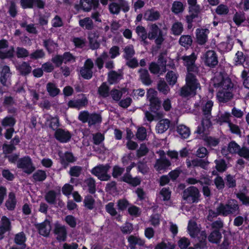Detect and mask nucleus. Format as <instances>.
Segmentation results:
<instances>
[{
    "instance_id": "9",
    "label": "nucleus",
    "mask_w": 249,
    "mask_h": 249,
    "mask_svg": "<svg viewBox=\"0 0 249 249\" xmlns=\"http://www.w3.org/2000/svg\"><path fill=\"white\" fill-rule=\"evenodd\" d=\"M119 4L116 2H112L109 5V10L112 14H118L121 8L124 12H127L129 10L128 2L125 0H118Z\"/></svg>"
},
{
    "instance_id": "32",
    "label": "nucleus",
    "mask_w": 249,
    "mask_h": 249,
    "mask_svg": "<svg viewBox=\"0 0 249 249\" xmlns=\"http://www.w3.org/2000/svg\"><path fill=\"white\" fill-rule=\"evenodd\" d=\"M79 25L85 29L91 30L93 27L92 19L89 18H85L79 21Z\"/></svg>"
},
{
    "instance_id": "61",
    "label": "nucleus",
    "mask_w": 249,
    "mask_h": 249,
    "mask_svg": "<svg viewBox=\"0 0 249 249\" xmlns=\"http://www.w3.org/2000/svg\"><path fill=\"white\" fill-rule=\"evenodd\" d=\"M146 95L147 98L149 102L159 100L158 98L157 97V92L154 89H149L147 91Z\"/></svg>"
},
{
    "instance_id": "51",
    "label": "nucleus",
    "mask_w": 249,
    "mask_h": 249,
    "mask_svg": "<svg viewBox=\"0 0 249 249\" xmlns=\"http://www.w3.org/2000/svg\"><path fill=\"white\" fill-rule=\"evenodd\" d=\"M18 69L21 74H27L31 72L32 68L29 64L24 62L18 66Z\"/></svg>"
},
{
    "instance_id": "44",
    "label": "nucleus",
    "mask_w": 249,
    "mask_h": 249,
    "mask_svg": "<svg viewBox=\"0 0 249 249\" xmlns=\"http://www.w3.org/2000/svg\"><path fill=\"white\" fill-rule=\"evenodd\" d=\"M231 115L229 112H224L221 113L218 118V122L221 124L222 123H226L228 124L230 123V118Z\"/></svg>"
},
{
    "instance_id": "46",
    "label": "nucleus",
    "mask_w": 249,
    "mask_h": 249,
    "mask_svg": "<svg viewBox=\"0 0 249 249\" xmlns=\"http://www.w3.org/2000/svg\"><path fill=\"white\" fill-rule=\"evenodd\" d=\"M171 191L167 188H163L160 192V198L163 201L168 200L171 197Z\"/></svg>"
},
{
    "instance_id": "18",
    "label": "nucleus",
    "mask_w": 249,
    "mask_h": 249,
    "mask_svg": "<svg viewBox=\"0 0 249 249\" xmlns=\"http://www.w3.org/2000/svg\"><path fill=\"white\" fill-rule=\"evenodd\" d=\"M11 73L9 67L4 66L2 68L1 75L0 78L1 83L5 86H8L10 84Z\"/></svg>"
},
{
    "instance_id": "33",
    "label": "nucleus",
    "mask_w": 249,
    "mask_h": 249,
    "mask_svg": "<svg viewBox=\"0 0 249 249\" xmlns=\"http://www.w3.org/2000/svg\"><path fill=\"white\" fill-rule=\"evenodd\" d=\"M140 78L143 84L149 85L151 83V80L149 77L148 71L145 69H141L139 71Z\"/></svg>"
},
{
    "instance_id": "10",
    "label": "nucleus",
    "mask_w": 249,
    "mask_h": 249,
    "mask_svg": "<svg viewBox=\"0 0 249 249\" xmlns=\"http://www.w3.org/2000/svg\"><path fill=\"white\" fill-rule=\"evenodd\" d=\"M14 48L9 47L8 42L6 40H0V58L4 59L13 56Z\"/></svg>"
},
{
    "instance_id": "2",
    "label": "nucleus",
    "mask_w": 249,
    "mask_h": 249,
    "mask_svg": "<svg viewBox=\"0 0 249 249\" xmlns=\"http://www.w3.org/2000/svg\"><path fill=\"white\" fill-rule=\"evenodd\" d=\"M212 84L217 90L216 97L219 102H227L232 98L233 84L230 78L219 73L213 77Z\"/></svg>"
},
{
    "instance_id": "37",
    "label": "nucleus",
    "mask_w": 249,
    "mask_h": 249,
    "mask_svg": "<svg viewBox=\"0 0 249 249\" xmlns=\"http://www.w3.org/2000/svg\"><path fill=\"white\" fill-rule=\"evenodd\" d=\"M98 36L95 33H90L89 36V39L90 48L92 49H95L99 47V43L97 41Z\"/></svg>"
},
{
    "instance_id": "31",
    "label": "nucleus",
    "mask_w": 249,
    "mask_h": 249,
    "mask_svg": "<svg viewBox=\"0 0 249 249\" xmlns=\"http://www.w3.org/2000/svg\"><path fill=\"white\" fill-rule=\"evenodd\" d=\"M16 199L15 195L13 193H10L8 195V199L5 202V206L9 210H13L15 209L16 205Z\"/></svg>"
},
{
    "instance_id": "43",
    "label": "nucleus",
    "mask_w": 249,
    "mask_h": 249,
    "mask_svg": "<svg viewBox=\"0 0 249 249\" xmlns=\"http://www.w3.org/2000/svg\"><path fill=\"white\" fill-rule=\"evenodd\" d=\"M180 44L184 47H188L192 43V39L191 36L189 35L182 36L179 39Z\"/></svg>"
},
{
    "instance_id": "24",
    "label": "nucleus",
    "mask_w": 249,
    "mask_h": 249,
    "mask_svg": "<svg viewBox=\"0 0 249 249\" xmlns=\"http://www.w3.org/2000/svg\"><path fill=\"white\" fill-rule=\"evenodd\" d=\"M170 125V121L168 119L160 120L156 126V130L158 133L162 134L166 131Z\"/></svg>"
},
{
    "instance_id": "36",
    "label": "nucleus",
    "mask_w": 249,
    "mask_h": 249,
    "mask_svg": "<svg viewBox=\"0 0 249 249\" xmlns=\"http://www.w3.org/2000/svg\"><path fill=\"white\" fill-rule=\"evenodd\" d=\"M46 89L49 95L53 97L58 95L60 92L59 89L56 87L54 84L52 83H48L47 84Z\"/></svg>"
},
{
    "instance_id": "56",
    "label": "nucleus",
    "mask_w": 249,
    "mask_h": 249,
    "mask_svg": "<svg viewBox=\"0 0 249 249\" xmlns=\"http://www.w3.org/2000/svg\"><path fill=\"white\" fill-rule=\"evenodd\" d=\"M16 54L18 58L26 57L29 56V52L22 47H18L16 49Z\"/></svg>"
},
{
    "instance_id": "50",
    "label": "nucleus",
    "mask_w": 249,
    "mask_h": 249,
    "mask_svg": "<svg viewBox=\"0 0 249 249\" xmlns=\"http://www.w3.org/2000/svg\"><path fill=\"white\" fill-rule=\"evenodd\" d=\"M166 78L169 85H174L177 82L178 76L174 72L170 71L166 74Z\"/></svg>"
},
{
    "instance_id": "57",
    "label": "nucleus",
    "mask_w": 249,
    "mask_h": 249,
    "mask_svg": "<svg viewBox=\"0 0 249 249\" xmlns=\"http://www.w3.org/2000/svg\"><path fill=\"white\" fill-rule=\"evenodd\" d=\"M107 58L108 55L107 53L104 52L100 57L97 58L95 63L99 69L103 68L104 60L107 59Z\"/></svg>"
},
{
    "instance_id": "16",
    "label": "nucleus",
    "mask_w": 249,
    "mask_h": 249,
    "mask_svg": "<svg viewBox=\"0 0 249 249\" xmlns=\"http://www.w3.org/2000/svg\"><path fill=\"white\" fill-rule=\"evenodd\" d=\"M54 232L59 241H65L67 237V231L65 226L58 223L55 224Z\"/></svg>"
},
{
    "instance_id": "8",
    "label": "nucleus",
    "mask_w": 249,
    "mask_h": 249,
    "mask_svg": "<svg viewBox=\"0 0 249 249\" xmlns=\"http://www.w3.org/2000/svg\"><path fill=\"white\" fill-rule=\"evenodd\" d=\"M236 65L242 64L244 70L243 71V76H245L247 72H249V59L246 58L242 52L238 51L234 58Z\"/></svg>"
},
{
    "instance_id": "55",
    "label": "nucleus",
    "mask_w": 249,
    "mask_h": 249,
    "mask_svg": "<svg viewBox=\"0 0 249 249\" xmlns=\"http://www.w3.org/2000/svg\"><path fill=\"white\" fill-rule=\"evenodd\" d=\"M188 3L189 5L190 12H199L200 7L199 5L197 4L196 0H188Z\"/></svg>"
},
{
    "instance_id": "28",
    "label": "nucleus",
    "mask_w": 249,
    "mask_h": 249,
    "mask_svg": "<svg viewBox=\"0 0 249 249\" xmlns=\"http://www.w3.org/2000/svg\"><path fill=\"white\" fill-rule=\"evenodd\" d=\"M161 30L159 28L156 24H152L150 26V31L148 34V37L150 39H154L156 37L162 34Z\"/></svg>"
},
{
    "instance_id": "19",
    "label": "nucleus",
    "mask_w": 249,
    "mask_h": 249,
    "mask_svg": "<svg viewBox=\"0 0 249 249\" xmlns=\"http://www.w3.org/2000/svg\"><path fill=\"white\" fill-rule=\"evenodd\" d=\"M209 30L207 29H197L196 30V36L197 41L199 44H204L207 40V35Z\"/></svg>"
},
{
    "instance_id": "52",
    "label": "nucleus",
    "mask_w": 249,
    "mask_h": 249,
    "mask_svg": "<svg viewBox=\"0 0 249 249\" xmlns=\"http://www.w3.org/2000/svg\"><path fill=\"white\" fill-rule=\"evenodd\" d=\"M46 173L43 170H37L33 174V178L36 181H41L46 178Z\"/></svg>"
},
{
    "instance_id": "62",
    "label": "nucleus",
    "mask_w": 249,
    "mask_h": 249,
    "mask_svg": "<svg viewBox=\"0 0 249 249\" xmlns=\"http://www.w3.org/2000/svg\"><path fill=\"white\" fill-rule=\"evenodd\" d=\"M189 239L185 237H181L178 241V244L180 249H186L190 245Z\"/></svg>"
},
{
    "instance_id": "23",
    "label": "nucleus",
    "mask_w": 249,
    "mask_h": 249,
    "mask_svg": "<svg viewBox=\"0 0 249 249\" xmlns=\"http://www.w3.org/2000/svg\"><path fill=\"white\" fill-rule=\"evenodd\" d=\"M127 240L131 249H134L136 245L143 246L144 244V241L139 236L130 235L128 237Z\"/></svg>"
},
{
    "instance_id": "48",
    "label": "nucleus",
    "mask_w": 249,
    "mask_h": 249,
    "mask_svg": "<svg viewBox=\"0 0 249 249\" xmlns=\"http://www.w3.org/2000/svg\"><path fill=\"white\" fill-rule=\"evenodd\" d=\"M98 93L103 97H107L109 95V88L106 83H103L99 87Z\"/></svg>"
},
{
    "instance_id": "45",
    "label": "nucleus",
    "mask_w": 249,
    "mask_h": 249,
    "mask_svg": "<svg viewBox=\"0 0 249 249\" xmlns=\"http://www.w3.org/2000/svg\"><path fill=\"white\" fill-rule=\"evenodd\" d=\"M157 87L159 91L165 95L167 94L170 90L168 86L164 80H160L158 84Z\"/></svg>"
},
{
    "instance_id": "25",
    "label": "nucleus",
    "mask_w": 249,
    "mask_h": 249,
    "mask_svg": "<svg viewBox=\"0 0 249 249\" xmlns=\"http://www.w3.org/2000/svg\"><path fill=\"white\" fill-rule=\"evenodd\" d=\"M95 181L92 178H89L85 179L83 182L84 189H88L90 194H94L95 192Z\"/></svg>"
},
{
    "instance_id": "26",
    "label": "nucleus",
    "mask_w": 249,
    "mask_h": 249,
    "mask_svg": "<svg viewBox=\"0 0 249 249\" xmlns=\"http://www.w3.org/2000/svg\"><path fill=\"white\" fill-rule=\"evenodd\" d=\"M123 75L121 71H110L108 74V81L110 84H113L119 81L122 79Z\"/></svg>"
},
{
    "instance_id": "59",
    "label": "nucleus",
    "mask_w": 249,
    "mask_h": 249,
    "mask_svg": "<svg viewBox=\"0 0 249 249\" xmlns=\"http://www.w3.org/2000/svg\"><path fill=\"white\" fill-rule=\"evenodd\" d=\"M44 46L49 52H52L56 48V45L52 40H45L44 41Z\"/></svg>"
},
{
    "instance_id": "21",
    "label": "nucleus",
    "mask_w": 249,
    "mask_h": 249,
    "mask_svg": "<svg viewBox=\"0 0 249 249\" xmlns=\"http://www.w3.org/2000/svg\"><path fill=\"white\" fill-rule=\"evenodd\" d=\"M88 104V100L86 97L81 99L71 100L68 102V106L70 107L76 108L78 109L85 107Z\"/></svg>"
},
{
    "instance_id": "13",
    "label": "nucleus",
    "mask_w": 249,
    "mask_h": 249,
    "mask_svg": "<svg viewBox=\"0 0 249 249\" xmlns=\"http://www.w3.org/2000/svg\"><path fill=\"white\" fill-rule=\"evenodd\" d=\"M202 59L205 65L210 67H213L218 63L217 56L213 51H208L203 54Z\"/></svg>"
},
{
    "instance_id": "35",
    "label": "nucleus",
    "mask_w": 249,
    "mask_h": 249,
    "mask_svg": "<svg viewBox=\"0 0 249 249\" xmlns=\"http://www.w3.org/2000/svg\"><path fill=\"white\" fill-rule=\"evenodd\" d=\"M183 30V26L182 24L178 21L175 22L172 26V33L176 36L180 35Z\"/></svg>"
},
{
    "instance_id": "41",
    "label": "nucleus",
    "mask_w": 249,
    "mask_h": 249,
    "mask_svg": "<svg viewBox=\"0 0 249 249\" xmlns=\"http://www.w3.org/2000/svg\"><path fill=\"white\" fill-rule=\"evenodd\" d=\"M184 7L182 3L180 1H174L172 4L171 10L175 14H178L183 11Z\"/></svg>"
},
{
    "instance_id": "64",
    "label": "nucleus",
    "mask_w": 249,
    "mask_h": 249,
    "mask_svg": "<svg viewBox=\"0 0 249 249\" xmlns=\"http://www.w3.org/2000/svg\"><path fill=\"white\" fill-rule=\"evenodd\" d=\"M45 56V53L42 50H37L30 55V58L34 59L43 58Z\"/></svg>"
},
{
    "instance_id": "53",
    "label": "nucleus",
    "mask_w": 249,
    "mask_h": 249,
    "mask_svg": "<svg viewBox=\"0 0 249 249\" xmlns=\"http://www.w3.org/2000/svg\"><path fill=\"white\" fill-rule=\"evenodd\" d=\"M245 19V14L242 13H236L233 17V20L237 26L241 25Z\"/></svg>"
},
{
    "instance_id": "42",
    "label": "nucleus",
    "mask_w": 249,
    "mask_h": 249,
    "mask_svg": "<svg viewBox=\"0 0 249 249\" xmlns=\"http://www.w3.org/2000/svg\"><path fill=\"white\" fill-rule=\"evenodd\" d=\"M26 240V237L25 234L23 232H19L15 236V243L18 245H22V249H26V246L24 244Z\"/></svg>"
},
{
    "instance_id": "11",
    "label": "nucleus",
    "mask_w": 249,
    "mask_h": 249,
    "mask_svg": "<svg viewBox=\"0 0 249 249\" xmlns=\"http://www.w3.org/2000/svg\"><path fill=\"white\" fill-rule=\"evenodd\" d=\"M17 166L19 168H21L24 172L28 174L32 173L35 170L31 159L29 157L19 160L18 161Z\"/></svg>"
},
{
    "instance_id": "17",
    "label": "nucleus",
    "mask_w": 249,
    "mask_h": 249,
    "mask_svg": "<svg viewBox=\"0 0 249 249\" xmlns=\"http://www.w3.org/2000/svg\"><path fill=\"white\" fill-rule=\"evenodd\" d=\"M55 138L61 142H66L70 140L71 135L69 131L59 128L56 130Z\"/></svg>"
},
{
    "instance_id": "12",
    "label": "nucleus",
    "mask_w": 249,
    "mask_h": 249,
    "mask_svg": "<svg viewBox=\"0 0 249 249\" xmlns=\"http://www.w3.org/2000/svg\"><path fill=\"white\" fill-rule=\"evenodd\" d=\"M158 62L160 63V68L156 63H151L149 66V70L151 73L154 74H162L166 71V61L164 60L162 55L159 56Z\"/></svg>"
},
{
    "instance_id": "22",
    "label": "nucleus",
    "mask_w": 249,
    "mask_h": 249,
    "mask_svg": "<svg viewBox=\"0 0 249 249\" xmlns=\"http://www.w3.org/2000/svg\"><path fill=\"white\" fill-rule=\"evenodd\" d=\"M37 228L40 234L44 236H48L51 230L50 221L48 220H45L43 222L37 226Z\"/></svg>"
},
{
    "instance_id": "54",
    "label": "nucleus",
    "mask_w": 249,
    "mask_h": 249,
    "mask_svg": "<svg viewBox=\"0 0 249 249\" xmlns=\"http://www.w3.org/2000/svg\"><path fill=\"white\" fill-rule=\"evenodd\" d=\"M126 91L125 89H123L121 91L117 89H113L111 91L110 95L114 100L118 101L121 99L123 93L126 92Z\"/></svg>"
},
{
    "instance_id": "14",
    "label": "nucleus",
    "mask_w": 249,
    "mask_h": 249,
    "mask_svg": "<svg viewBox=\"0 0 249 249\" xmlns=\"http://www.w3.org/2000/svg\"><path fill=\"white\" fill-rule=\"evenodd\" d=\"M93 67V63L90 59H87L84 67L80 70L81 76L85 79H89L92 76V69Z\"/></svg>"
},
{
    "instance_id": "38",
    "label": "nucleus",
    "mask_w": 249,
    "mask_h": 249,
    "mask_svg": "<svg viewBox=\"0 0 249 249\" xmlns=\"http://www.w3.org/2000/svg\"><path fill=\"white\" fill-rule=\"evenodd\" d=\"M57 194L54 191H50L46 194L45 199L51 204H54L56 202Z\"/></svg>"
},
{
    "instance_id": "27",
    "label": "nucleus",
    "mask_w": 249,
    "mask_h": 249,
    "mask_svg": "<svg viewBox=\"0 0 249 249\" xmlns=\"http://www.w3.org/2000/svg\"><path fill=\"white\" fill-rule=\"evenodd\" d=\"M160 17V14L157 11L149 10L144 14V19L147 21H155L158 20Z\"/></svg>"
},
{
    "instance_id": "7",
    "label": "nucleus",
    "mask_w": 249,
    "mask_h": 249,
    "mask_svg": "<svg viewBox=\"0 0 249 249\" xmlns=\"http://www.w3.org/2000/svg\"><path fill=\"white\" fill-rule=\"evenodd\" d=\"M200 194L198 190L195 187L191 186L185 189L183 194V198L188 203L197 202Z\"/></svg>"
},
{
    "instance_id": "1",
    "label": "nucleus",
    "mask_w": 249,
    "mask_h": 249,
    "mask_svg": "<svg viewBox=\"0 0 249 249\" xmlns=\"http://www.w3.org/2000/svg\"><path fill=\"white\" fill-rule=\"evenodd\" d=\"M181 59L183 60L184 64L187 67L189 72L186 77V84L181 89L180 95L183 97L195 95L196 89H200V84L195 76L190 72L195 71L196 70L195 65L196 56L193 53L190 55L182 56Z\"/></svg>"
},
{
    "instance_id": "39",
    "label": "nucleus",
    "mask_w": 249,
    "mask_h": 249,
    "mask_svg": "<svg viewBox=\"0 0 249 249\" xmlns=\"http://www.w3.org/2000/svg\"><path fill=\"white\" fill-rule=\"evenodd\" d=\"M188 230L190 236L192 237H195L199 231V229L196 226V223L192 221H190L189 222Z\"/></svg>"
},
{
    "instance_id": "58",
    "label": "nucleus",
    "mask_w": 249,
    "mask_h": 249,
    "mask_svg": "<svg viewBox=\"0 0 249 249\" xmlns=\"http://www.w3.org/2000/svg\"><path fill=\"white\" fill-rule=\"evenodd\" d=\"M136 32L142 40H144L147 38V32L143 26H137L136 28Z\"/></svg>"
},
{
    "instance_id": "63",
    "label": "nucleus",
    "mask_w": 249,
    "mask_h": 249,
    "mask_svg": "<svg viewBox=\"0 0 249 249\" xmlns=\"http://www.w3.org/2000/svg\"><path fill=\"white\" fill-rule=\"evenodd\" d=\"M15 124V119L11 117H6L4 118L1 121V124L2 126L4 127L6 126H12Z\"/></svg>"
},
{
    "instance_id": "29",
    "label": "nucleus",
    "mask_w": 249,
    "mask_h": 249,
    "mask_svg": "<svg viewBox=\"0 0 249 249\" xmlns=\"http://www.w3.org/2000/svg\"><path fill=\"white\" fill-rule=\"evenodd\" d=\"M170 165V162L168 160L162 159L157 160L154 167L157 171L161 173V171L164 170Z\"/></svg>"
},
{
    "instance_id": "3",
    "label": "nucleus",
    "mask_w": 249,
    "mask_h": 249,
    "mask_svg": "<svg viewBox=\"0 0 249 249\" xmlns=\"http://www.w3.org/2000/svg\"><path fill=\"white\" fill-rule=\"evenodd\" d=\"M216 210L221 215H236L239 213V207L238 202L235 199H230L226 204L220 203Z\"/></svg>"
},
{
    "instance_id": "49",
    "label": "nucleus",
    "mask_w": 249,
    "mask_h": 249,
    "mask_svg": "<svg viewBox=\"0 0 249 249\" xmlns=\"http://www.w3.org/2000/svg\"><path fill=\"white\" fill-rule=\"evenodd\" d=\"M221 238V234L217 230L213 231L209 236V240L214 243H217Z\"/></svg>"
},
{
    "instance_id": "6",
    "label": "nucleus",
    "mask_w": 249,
    "mask_h": 249,
    "mask_svg": "<svg viewBox=\"0 0 249 249\" xmlns=\"http://www.w3.org/2000/svg\"><path fill=\"white\" fill-rule=\"evenodd\" d=\"M78 119L83 123L88 122L89 125L99 123L102 121L101 116L96 113L89 114L87 111H81Z\"/></svg>"
},
{
    "instance_id": "20",
    "label": "nucleus",
    "mask_w": 249,
    "mask_h": 249,
    "mask_svg": "<svg viewBox=\"0 0 249 249\" xmlns=\"http://www.w3.org/2000/svg\"><path fill=\"white\" fill-rule=\"evenodd\" d=\"M44 117L46 120V125L49 126L50 128L54 130L59 126V120L57 117H53L49 114L44 115Z\"/></svg>"
},
{
    "instance_id": "47",
    "label": "nucleus",
    "mask_w": 249,
    "mask_h": 249,
    "mask_svg": "<svg viewBox=\"0 0 249 249\" xmlns=\"http://www.w3.org/2000/svg\"><path fill=\"white\" fill-rule=\"evenodd\" d=\"M84 203L87 209L92 210L94 207L95 200L91 196H88L85 197Z\"/></svg>"
},
{
    "instance_id": "34",
    "label": "nucleus",
    "mask_w": 249,
    "mask_h": 249,
    "mask_svg": "<svg viewBox=\"0 0 249 249\" xmlns=\"http://www.w3.org/2000/svg\"><path fill=\"white\" fill-rule=\"evenodd\" d=\"M177 132L183 139H187L190 134V131L188 127L184 125H179L178 126Z\"/></svg>"
},
{
    "instance_id": "5",
    "label": "nucleus",
    "mask_w": 249,
    "mask_h": 249,
    "mask_svg": "<svg viewBox=\"0 0 249 249\" xmlns=\"http://www.w3.org/2000/svg\"><path fill=\"white\" fill-rule=\"evenodd\" d=\"M109 168L110 166L107 164H100L93 168L91 172L100 180L107 181L110 178V176L108 174Z\"/></svg>"
},
{
    "instance_id": "30",
    "label": "nucleus",
    "mask_w": 249,
    "mask_h": 249,
    "mask_svg": "<svg viewBox=\"0 0 249 249\" xmlns=\"http://www.w3.org/2000/svg\"><path fill=\"white\" fill-rule=\"evenodd\" d=\"M122 180L134 186H137L141 183V180L139 178H132L129 173L128 172H126V173L123 176Z\"/></svg>"
},
{
    "instance_id": "40",
    "label": "nucleus",
    "mask_w": 249,
    "mask_h": 249,
    "mask_svg": "<svg viewBox=\"0 0 249 249\" xmlns=\"http://www.w3.org/2000/svg\"><path fill=\"white\" fill-rule=\"evenodd\" d=\"M135 54V51L132 45L126 46L124 48V57L125 59L128 60L131 58Z\"/></svg>"
},
{
    "instance_id": "15",
    "label": "nucleus",
    "mask_w": 249,
    "mask_h": 249,
    "mask_svg": "<svg viewBox=\"0 0 249 249\" xmlns=\"http://www.w3.org/2000/svg\"><path fill=\"white\" fill-rule=\"evenodd\" d=\"M11 227L10 219L5 216H2L0 221V239L4 237L5 232L11 230Z\"/></svg>"
},
{
    "instance_id": "4",
    "label": "nucleus",
    "mask_w": 249,
    "mask_h": 249,
    "mask_svg": "<svg viewBox=\"0 0 249 249\" xmlns=\"http://www.w3.org/2000/svg\"><path fill=\"white\" fill-rule=\"evenodd\" d=\"M213 106V102L208 100L202 104V110L206 119L203 120L202 122V127L199 126L196 131L198 134H207L206 129H208L211 125L210 119L211 115V110Z\"/></svg>"
},
{
    "instance_id": "60",
    "label": "nucleus",
    "mask_w": 249,
    "mask_h": 249,
    "mask_svg": "<svg viewBox=\"0 0 249 249\" xmlns=\"http://www.w3.org/2000/svg\"><path fill=\"white\" fill-rule=\"evenodd\" d=\"M80 6L85 11H89L92 8V3L89 0H81Z\"/></svg>"
}]
</instances>
